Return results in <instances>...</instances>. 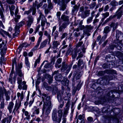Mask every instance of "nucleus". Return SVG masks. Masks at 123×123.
I'll list each match as a JSON object with an SVG mask.
<instances>
[{
    "label": "nucleus",
    "instance_id": "f704fd0d",
    "mask_svg": "<svg viewBox=\"0 0 123 123\" xmlns=\"http://www.w3.org/2000/svg\"><path fill=\"white\" fill-rule=\"evenodd\" d=\"M107 36V35L105 34L104 36L102 37L99 43V44L100 45L101 44L103 41L106 38Z\"/></svg>",
    "mask_w": 123,
    "mask_h": 123
},
{
    "label": "nucleus",
    "instance_id": "4d7b16f0",
    "mask_svg": "<svg viewBox=\"0 0 123 123\" xmlns=\"http://www.w3.org/2000/svg\"><path fill=\"white\" fill-rule=\"evenodd\" d=\"M87 120L89 122H91L93 121V118L91 117H89L87 118Z\"/></svg>",
    "mask_w": 123,
    "mask_h": 123
},
{
    "label": "nucleus",
    "instance_id": "09e8293b",
    "mask_svg": "<svg viewBox=\"0 0 123 123\" xmlns=\"http://www.w3.org/2000/svg\"><path fill=\"white\" fill-rule=\"evenodd\" d=\"M61 62H56L55 63V66L56 67H58V68H60L61 65L60 64Z\"/></svg>",
    "mask_w": 123,
    "mask_h": 123
},
{
    "label": "nucleus",
    "instance_id": "c85d7f7f",
    "mask_svg": "<svg viewBox=\"0 0 123 123\" xmlns=\"http://www.w3.org/2000/svg\"><path fill=\"white\" fill-rule=\"evenodd\" d=\"M44 35L47 36L49 39L48 43H49L51 40V36L50 34L48 33L47 31H44Z\"/></svg>",
    "mask_w": 123,
    "mask_h": 123
},
{
    "label": "nucleus",
    "instance_id": "c03bdc74",
    "mask_svg": "<svg viewBox=\"0 0 123 123\" xmlns=\"http://www.w3.org/2000/svg\"><path fill=\"white\" fill-rule=\"evenodd\" d=\"M2 123H10V122L9 121L8 119L6 118H5L3 119L2 121Z\"/></svg>",
    "mask_w": 123,
    "mask_h": 123
},
{
    "label": "nucleus",
    "instance_id": "6ab92c4d",
    "mask_svg": "<svg viewBox=\"0 0 123 123\" xmlns=\"http://www.w3.org/2000/svg\"><path fill=\"white\" fill-rule=\"evenodd\" d=\"M15 6L14 5H12L11 6H9V9H10V14L11 16H13V15L14 14V13L13 11L15 9Z\"/></svg>",
    "mask_w": 123,
    "mask_h": 123
},
{
    "label": "nucleus",
    "instance_id": "423d86ee",
    "mask_svg": "<svg viewBox=\"0 0 123 123\" xmlns=\"http://www.w3.org/2000/svg\"><path fill=\"white\" fill-rule=\"evenodd\" d=\"M39 35L40 36L39 37V39L37 41L36 45L33 48V49L34 50H36L37 49L38 47L39 46L40 44V43L41 41V40L42 39V37L43 35V32L41 31H40L39 32Z\"/></svg>",
    "mask_w": 123,
    "mask_h": 123
},
{
    "label": "nucleus",
    "instance_id": "ea45409f",
    "mask_svg": "<svg viewBox=\"0 0 123 123\" xmlns=\"http://www.w3.org/2000/svg\"><path fill=\"white\" fill-rule=\"evenodd\" d=\"M58 117L56 118V120L55 121H56L58 123H60L62 117V116H58Z\"/></svg>",
    "mask_w": 123,
    "mask_h": 123
},
{
    "label": "nucleus",
    "instance_id": "e2e57ef3",
    "mask_svg": "<svg viewBox=\"0 0 123 123\" xmlns=\"http://www.w3.org/2000/svg\"><path fill=\"white\" fill-rule=\"evenodd\" d=\"M7 61V59L4 58V56H1V58L0 62H5Z\"/></svg>",
    "mask_w": 123,
    "mask_h": 123
},
{
    "label": "nucleus",
    "instance_id": "0e129e2a",
    "mask_svg": "<svg viewBox=\"0 0 123 123\" xmlns=\"http://www.w3.org/2000/svg\"><path fill=\"white\" fill-rule=\"evenodd\" d=\"M58 2H60V4H63L64 3V0H58Z\"/></svg>",
    "mask_w": 123,
    "mask_h": 123
},
{
    "label": "nucleus",
    "instance_id": "473e14b6",
    "mask_svg": "<svg viewBox=\"0 0 123 123\" xmlns=\"http://www.w3.org/2000/svg\"><path fill=\"white\" fill-rule=\"evenodd\" d=\"M3 95L2 88L0 87V102L1 101V99L3 98Z\"/></svg>",
    "mask_w": 123,
    "mask_h": 123
},
{
    "label": "nucleus",
    "instance_id": "cd10ccee",
    "mask_svg": "<svg viewBox=\"0 0 123 123\" xmlns=\"http://www.w3.org/2000/svg\"><path fill=\"white\" fill-rule=\"evenodd\" d=\"M26 82L25 81H22L21 85H22L23 90H26L27 88V85H26Z\"/></svg>",
    "mask_w": 123,
    "mask_h": 123
},
{
    "label": "nucleus",
    "instance_id": "0eeeda50",
    "mask_svg": "<svg viewBox=\"0 0 123 123\" xmlns=\"http://www.w3.org/2000/svg\"><path fill=\"white\" fill-rule=\"evenodd\" d=\"M62 64V66L61 68L62 70L63 71L66 70L67 72H68L71 68L72 65H70L67 66V64H64V62H63Z\"/></svg>",
    "mask_w": 123,
    "mask_h": 123
},
{
    "label": "nucleus",
    "instance_id": "9b49d317",
    "mask_svg": "<svg viewBox=\"0 0 123 123\" xmlns=\"http://www.w3.org/2000/svg\"><path fill=\"white\" fill-rule=\"evenodd\" d=\"M79 50H77L75 48L71 51V55L73 58L75 59L77 55V53L80 52Z\"/></svg>",
    "mask_w": 123,
    "mask_h": 123
},
{
    "label": "nucleus",
    "instance_id": "603ef678",
    "mask_svg": "<svg viewBox=\"0 0 123 123\" xmlns=\"http://www.w3.org/2000/svg\"><path fill=\"white\" fill-rule=\"evenodd\" d=\"M69 109L68 108H67L64 109V112L63 115H67L68 113Z\"/></svg>",
    "mask_w": 123,
    "mask_h": 123
},
{
    "label": "nucleus",
    "instance_id": "393cba45",
    "mask_svg": "<svg viewBox=\"0 0 123 123\" xmlns=\"http://www.w3.org/2000/svg\"><path fill=\"white\" fill-rule=\"evenodd\" d=\"M81 76V75L80 74L75 72L73 74V79L75 78L76 80H78L80 78Z\"/></svg>",
    "mask_w": 123,
    "mask_h": 123
},
{
    "label": "nucleus",
    "instance_id": "6e6d98bb",
    "mask_svg": "<svg viewBox=\"0 0 123 123\" xmlns=\"http://www.w3.org/2000/svg\"><path fill=\"white\" fill-rule=\"evenodd\" d=\"M108 71L109 72V73H110L111 74H116V71L112 70H109Z\"/></svg>",
    "mask_w": 123,
    "mask_h": 123
},
{
    "label": "nucleus",
    "instance_id": "a19ab883",
    "mask_svg": "<svg viewBox=\"0 0 123 123\" xmlns=\"http://www.w3.org/2000/svg\"><path fill=\"white\" fill-rule=\"evenodd\" d=\"M35 6H37V9H38L40 6L42 5V3H40L38 4L36 1H35Z\"/></svg>",
    "mask_w": 123,
    "mask_h": 123
},
{
    "label": "nucleus",
    "instance_id": "2eb2a0df",
    "mask_svg": "<svg viewBox=\"0 0 123 123\" xmlns=\"http://www.w3.org/2000/svg\"><path fill=\"white\" fill-rule=\"evenodd\" d=\"M48 39H46L43 41L41 43L40 47V49H41L45 47L47 44Z\"/></svg>",
    "mask_w": 123,
    "mask_h": 123
},
{
    "label": "nucleus",
    "instance_id": "a878e982",
    "mask_svg": "<svg viewBox=\"0 0 123 123\" xmlns=\"http://www.w3.org/2000/svg\"><path fill=\"white\" fill-rule=\"evenodd\" d=\"M118 25V23H115L112 22L111 23L110 26L111 27H113V29L115 30L117 28Z\"/></svg>",
    "mask_w": 123,
    "mask_h": 123
},
{
    "label": "nucleus",
    "instance_id": "4c0bfd02",
    "mask_svg": "<svg viewBox=\"0 0 123 123\" xmlns=\"http://www.w3.org/2000/svg\"><path fill=\"white\" fill-rule=\"evenodd\" d=\"M59 91H60L58 90L56 86L54 87L52 90L53 93L54 94H55L57 92H58Z\"/></svg>",
    "mask_w": 123,
    "mask_h": 123
},
{
    "label": "nucleus",
    "instance_id": "774afa93",
    "mask_svg": "<svg viewBox=\"0 0 123 123\" xmlns=\"http://www.w3.org/2000/svg\"><path fill=\"white\" fill-rule=\"evenodd\" d=\"M18 7H17L16 8L15 12L14 13V14L15 15H17V13H18Z\"/></svg>",
    "mask_w": 123,
    "mask_h": 123
},
{
    "label": "nucleus",
    "instance_id": "79ce46f5",
    "mask_svg": "<svg viewBox=\"0 0 123 123\" xmlns=\"http://www.w3.org/2000/svg\"><path fill=\"white\" fill-rule=\"evenodd\" d=\"M86 28L87 29L91 30L93 29V27L91 25H87L86 26Z\"/></svg>",
    "mask_w": 123,
    "mask_h": 123
},
{
    "label": "nucleus",
    "instance_id": "2f4dec72",
    "mask_svg": "<svg viewBox=\"0 0 123 123\" xmlns=\"http://www.w3.org/2000/svg\"><path fill=\"white\" fill-rule=\"evenodd\" d=\"M111 30V28H110L109 26H106L104 29V32L105 33H108Z\"/></svg>",
    "mask_w": 123,
    "mask_h": 123
},
{
    "label": "nucleus",
    "instance_id": "8fccbe9b",
    "mask_svg": "<svg viewBox=\"0 0 123 123\" xmlns=\"http://www.w3.org/2000/svg\"><path fill=\"white\" fill-rule=\"evenodd\" d=\"M114 15H113V16H110L109 18L108 19H107L105 21V22H107L109 21H110V20L112 19H113V18H115V17H114Z\"/></svg>",
    "mask_w": 123,
    "mask_h": 123
},
{
    "label": "nucleus",
    "instance_id": "39448f33",
    "mask_svg": "<svg viewBox=\"0 0 123 123\" xmlns=\"http://www.w3.org/2000/svg\"><path fill=\"white\" fill-rule=\"evenodd\" d=\"M55 75V80L58 81L61 80L62 79V76L61 74L59 73L58 71H55L52 74V75Z\"/></svg>",
    "mask_w": 123,
    "mask_h": 123
},
{
    "label": "nucleus",
    "instance_id": "5fc2aeb1",
    "mask_svg": "<svg viewBox=\"0 0 123 123\" xmlns=\"http://www.w3.org/2000/svg\"><path fill=\"white\" fill-rule=\"evenodd\" d=\"M83 55L82 52H81L79 53L78 56L76 58L77 60L79 58L83 56Z\"/></svg>",
    "mask_w": 123,
    "mask_h": 123
},
{
    "label": "nucleus",
    "instance_id": "3c124183",
    "mask_svg": "<svg viewBox=\"0 0 123 123\" xmlns=\"http://www.w3.org/2000/svg\"><path fill=\"white\" fill-rule=\"evenodd\" d=\"M58 116H62V111L61 109H59L58 111Z\"/></svg>",
    "mask_w": 123,
    "mask_h": 123
},
{
    "label": "nucleus",
    "instance_id": "052dcab7",
    "mask_svg": "<svg viewBox=\"0 0 123 123\" xmlns=\"http://www.w3.org/2000/svg\"><path fill=\"white\" fill-rule=\"evenodd\" d=\"M61 14V12H58L56 14L57 18L59 19H60V16Z\"/></svg>",
    "mask_w": 123,
    "mask_h": 123
},
{
    "label": "nucleus",
    "instance_id": "4be33fe9",
    "mask_svg": "<svg viewBox=\"0 0 123 123\" xmlns=\"http://www.w3.org/2000/svg\"><path fill=\"white\" fill-rule=\"evenodd\" d=\"M61 18L63 21L67 22L66 23L67 24H68V22L69 21V17L68 16L64 15H62L61 16Z\"/></svg>",
    "mask_w": 123,
    "mask_h": 123
},
{
    "label": "nucleus",
    "instance_id": "c756f323",
    "mask_svg": "<svg viewBox=\"0 0 123 123\" xmlns=\"http://www.w3.org/2000/svg\"><path fill=\"white\" fill-rule=\"evenodd\" d=\"M17 96L18 98L20 97L21 100L22 101L24 98V93L23 92H22L21 93L19 92H18L17 93Z\"/></svg>",
    "mask_w": 123,
    "mask_h": 123
},
{
    "label": "nucleus",
    "instance_id": "de8ad7c7",
    "mask_svg": "<svg viewBox=\"0 0 123 123\" xmlns=\"http://www.w3.org/2000/svg\"><path fill=\"white\" fill-rule=\"evenodd\" d=\"M109 15V13L108 12H106L105 13H103V18L105 19Z\"/></svg>",
    "mask_w": 123,
    "mask_h": 123
},
{
    "label": "nucleus",
    "instance_id": "864d4df0",
    "mask_svg": "<svg viewBox=\"0 0 123 123\" xmlns=\"http://www.w3.org/2000/svg\"><path fill=\"white\" fill-rule=\"evenodd\" d=\"M28 21L33 22V18L32 16H29L28 17Z\"/></svg>",
    "mask_w": 123,
    "mask_h": 123
},
{
    "label": "nucleus",
    "instance_id": "7ed1b4c3",
    "mask_svg": "<svg viewBox=\"0 0 123 123\" xmlns=\"http://www.w3.org/2000/svg\"><path fill=\"white\" fill-rule=\"evenodd\" d=\"M41 18V25L42 26L44 27L45 25V23H46V19L42 13L40 12L39 17L37 19V22L38 23L39 22Z\"/></svg>",
    "mask_w": 123,
    "mask_h": 123
},
{
    "label": "nucleus",
    "instance_id": "1a4fd4ad",
    "mask_svg": "<svg viewBox=\"0 0 123 123\" xmlns=\"http://www.w3.org/2000/svg\"><path fill=\"white\" fill-rule=\"evenodd\" d=\"M3 93H4L5 95L6 96V101L9 100L10 99V93L8 91H7L5 88H2Z\"/></svg>",
    "mask_w": 123,
    "mask_h": 123
},
{
    "label": "nucleus",
    "instance_id": "9d476101",
    "mask_svg": "<svg viewBox=\"0 0 123 123\" xmlns=\"http://www.w3.org/2000/svg\"><path fill=\"white\" fill-rule=\"evenodd\" d=\"M61 23H59V27L58 31L59 32L63 31L64 29H65L67 27V24L65 22L63 23L61 25Z\"/></svg>",
    "mask_w": 123,
    "mask_h": 123
},
{
    "label": "nucleus",
    "instance_id": "a18cd8bd",
    "mask_svg": "<svg viewBox=\"0 0 123 123\" xmlns=\"http://www.w3.org/2000/svg\"><path fill=\"white\" fill-rule=\"evenodd\" d=\"M48 8L50 10L52 9L53 7V6L51 2L48 3Z\"/></svg>",
    "mask_w": 123,
    "mask_h": 123
},
{
    "label": "nucleus",
    "instance_id": "4468645a",
    "mask_svg": "<svg viewBox=\"0 0 123 123\" xmlns=\"http://www.w3.org/2000/svg\"><path fill=\"white\" fill-rule=\"evenodd\" d=\"M21 101H19V100L18 101L17 100L14 108V110H16V111H17L19 108L21 106Z\"/></svg>",
    "mask_w": 123,
    "mask_h": 123
},
{
    "label": "nucleus",
    "instance_id": "bb28decb",
    "mask_svg": "<svg viewBox=\"0 0 123 123\" xmlns=\"http://www.w3.org/2000/svg\"><path fill=\"white\" fill-rule=\"evenodd\" d=\"M57 97L58 101L59 102H61L62 100L60 93V91L58 92L57 94Z\"/></svg>",
    "mask_w": 123,
    "mask_h": 123
},
{
    "label": "nucleus",
    "instance_id": "6e6552de",
    "mask_svg": "<svg viewBox=\"0 0 123 123\" xmlns=\"http://www.w3.org/2000/svg\"><path fill=\"white\" fill-rule=\"evenodd\" d=\"M114 77V76L112 74L110 75V76H105V78L104 80L105 83L106 84H108L109 81L112 80Z\"/></svg>",
    "mask_w": 123,
    "mask_h": 123
},
{
    "label": "nucleus",
    "instance_id": "680f3d73",
    "mask_svg": "<svg viewBox=\"0 0 123 123\" xmlns=\"http://www.w3.org/2000/svg\"><path fill=\"white\" fill-rule=\"evenodd\" d=\"M27 25L29 27H30L31 26L32 23H33L31 22L28 21L27 22Z\"/></svg>",
    "mask_w": 123,
    "mask_h": 123
},
{
    "label": "nucleus",
    "instance_id": "f8f14e48",
    "mask_svg": "<svg viewBox=\"0 0 123 123\" xmlns=\"http://www.w3.org/2000/svg\"><path fill=\"white\" fill-rule=\"evenodd\" d=\"M57 110L56 109H54L52 114V119L53 121H55L57 118Z\"/></svg>",
    "mask_w": 123,
    "mask_h": 123
},
{
    "label": "nucleus",
    "instance_id": "f3484780",
    "mask_svg": "<svg viewBox=\"0 0 123 123\" xmlns=\"http://www.w3.org/2000/svg\"><path fill=\"white\" fill-rule=\"evenodd\" d=\"M7 50V47L6 46L4 45L3 48L1 49L0 54L1 56H4L6 53V51Z\"/></svg>",
    "mask_w": 123,
    "mask_h": 123
},
{
    "label": "nucleus",
    "instance_id": "aec40b11",
    "mask_svg": "<svg viewBox=\"0 0 123 123\" xmlns=\"http://www.w3.org/2000/svg\"><path fill=\"white\" fill-rule=\"evenodd\" d=\"M14 31L15 33L13 34V35L14 37H16L19 32V27L17 25H16L15 27Z\"/></svg>",
    "mask_w": 123,
    "mask_h": 123
},
{
    "label": "nucleus",
    "instance_id": "e433bc0d",
    "mask_svg": "<svg viewBox=\"0 0 123 123\" xmlns=\"http://www.w3.org/2000/svg\"><path fill=\"white\" fill-rule=\"evenodd\" d=\"M3 33L6 35H8L9 34L8 32L4 30H3L2 29H0V34L2 35H3Z\"/></svg>",
    "mask_w": 123,
    "mask_h": 123
},
{
    "label": "nucleus",
    "instance_id": "72a5a7b5",
    "mask_svg": "<svg viewBox=\"0 0 123 123\" xmlns=\"http://www.w3.org/2000/svg\"><path fill=\"white\" fill-rule=\"evenodd\" d=\"M4 99L3 98V100L1 101L0 104V109H3L5 106V103H4Z\"/></svg>",
    "mask_w": 123,
    "mask_h": 123
},
{
    "label": "nucleus",
    "instance_id": "bf43d9fd",
    "mask_svg": "<svg viewBox=\"0 0 123 123\" xmlns=\"http://www.w3.org/2000/svg\"><path fill=\"white\" fill-rule=\"evenodd\" d=\"M24 24V22L23 21H21L18 23V26L19 27V28L20 27L22 26V25H23Z\"/></svg>",
    "mask_w": 123,
    "mask_h": 123
},
{
    "label": "nucleus",
    "instance_id": "c9c22d12",
    "mask_svg": "<svg viewBox=\"0 0 123 123\" xmlns=\"http://www.w3.org/2000/svg\"><path fill=\"white\" fill-rule=\"evenodd\" d=\"M83 42H79L77 44L75 49H77V50H79V51H80V49H78V48L80 47L82 44Z\"/></svg>",
    "mask_w": 123,
    "mask_h": 123
},
{
    "label": "nucleus",
    "instance_id": "69168bd1",
    "mask_svg": "<svg viewBox=\"0 0 123 123\" xmlns=\"http://www.w3.org/2000/svg\"><path fill=\"white\" fill-rule=\"evenodd\" d=\"M67 35V34L66 33H63L61 37V39H62L64 38Z\"/></svg>",
    "mask_w": 123,
    "mask_h": 123
},
{
    "label": "nucleus",
    "instance_id": "58836bf2",
    "mask_svg": "<svg viewBox=\"0 0 123 123\" xmlns=\"http://www.w3.org/2000/svg\"><path fill=\"white\" fill-rule=\"evenodd\" d=\"M108 109L107 107H103L102 110V112L104 113H107L108 112Z\"/></svg>",
    "mask_w": 123,
    "mask_h": 123
},
{
    "label": "nucleus",
    "instance_id": "ddd939ff",
    "mask_svg": "<svg viewBox=\"0 0 123 123\" xmlns=\"http://www.w3.org/2000/svg\"><path fill=\"white\" fill-rule=\"evenodd\" d=\"M4 12V10L3 8V7L0 8V15L3 22H5V19L3 14V13Z\"/></svg>",
    "mask_w": 123,
    "mask_h": 123
},
{
    "label": "nucleus",
    "instance_id": "338daca9",
    "mask_svg": "<svg viewBox=\"0 0 123 123\" xmlns=\"http://www.w3.org/2000/svg\"><path fill=\"white\" fill-rule=\"evenodd\" d=\"M1 27L3 29H4L5 27L2 21L0 20V27Z\"/></svg>",
    "mask_w": 123,
    "mask_h": 123
},
{
    "label": "nucleus",
    "instance_id": "f257e3e1",
    "mask_svg": "<svg viewBox=\"0 0 123 123\" xmlns=\"http://www.w3.org/2000/svg\"><path fill=\"white\" fill-rule=\"evenodd\" d=\"M42 98L43 102L42 110L43 111H45L46 116L43 115L41 117H42V120L43 121H46L49 119L50 117L48 115L49 114L52 109V105L51 101L50 100V97L47 95L45 93H43Z\"/></svg>",
    "mask_w": 123,
    "mask_h": 123
},
{
    "label": "nucleus",
    "instance_id": "37998d69",
    "mask_svg": "<svg viewBox=\"0 0 123 123\" xmlns=\"http://www.w3.org/2000/svg\"><path fill=\"white\" fill-rule=\"evenodd\" d=\"M6 2L9 4H12L14 3L15 1L14 0H6Z\"/></svg>",
    "mask_w": 123,
    "mask_h": 123
},
{
    "label": "nucleus",
    "instance_id": "b1692460",
    "mask_svg": "<svg viewBox=\"0 0 123 123\" xmlns=\"http://www.w3.org/2000/svg\"><path fill=\"white\" fill-rule=\"evenodd\" d=\"M106 101L105 97L104 96L102 97L98 101V104H103Z\"/></svg>",
    "mask_w": 123,
    "mask_h": 123
},
{
    "label": "nucleus",
    "instance_id": "f03ea898",
    "mask_svg": "<svg viewBox=\"0 0 123 123\" xmlns=\"http://www.w3.org/2000/svg\"><path fill=\"white\" fill-rule=\"evenodd\" d=\"M15 65L16 68V73L18 76L17 78V83L18 85V88L20 90L22 89V86L21 85L22 81V77H24V74L22 73L21 70L20 68L22 67V63L18 62H13L12 63V68H14V66Z\"/></svg>",
    "mask_w": 123,
    "mask_h": 123
},
{
    "label": "nucleus",
    "instance_id": "5701e85b",
    "mask_svg": "<svg viewBox=\"0 0 123 123\" xmlns=\"http://www.w3.org/2000/svg\"><path fill=\"white\" fill-rule=\"evenodd\" d=\"M46 77L48 80V82L49 84H51L52 82L53 77L49 74H47L46 75Z\"/></svg>",
    "mask_w": 123,
    "mask_h": 123
},
{
    "label": "nucleus",
    "instance_id": "13d9d810",
    "mask_svg": "<svg viewBox=\"0 0 123 123\" xmlns=\"http://www.w3.org/2000/svg\"><path fill=\"white\" fill-rule=\"evenodd\" d=\"M40 27V25H38L36 27L35 29V31L34 32V33H35V34H36L37 32L38 31Z\"/></svg>",
    "mask_w": 123,
    "mask_h": 123
},
{
    "label": "nucleus",
    "instance_id": "412c9836",
    "mask_svg": "<svg viewBox=\"0 0 123 123\" xmlns=\"http://www.w3.org/2000/svg\"><path fill=\"white\" fill-rule=\"evenodd\" d=\"M14 104L12 102L9 103L8 106L7 108L9 110L10 113H11L12 111V110L13 108Z\"/></svg>",
    "mask_w": 123,
    "mask_h": 123
},
{
    "label": "nucleus",
    "instance_id": "dca6fc26",
    "mask_svg": "<svg viewBox=\"0 0 123 123\" xmlns=\"http://www.w3.org/2000/svg\"><path fill=\"white\" fill-rule=\"evenodd\" d=\"M32 110L33 114H34L38 115L39 113V108H37L36 106H34Z\"/></svg>",
    "mask_w": 123,
    "mask_h": 123
},
{
    "label": "nucleus",
    "instance_id": "20e7f679",
    "mask_svg": "<svg viewBox=\"0 0 123 123\" xmlns=\"http://www.w3.org/2000/svg\"><path fill=\"white\" fill-rule=\"evenodd\" d=\"M123 5L117 11L114 17L117 16V18H120L123 15Z\"/></svg>",
    "mask_w": 123,
    "mask_h": 123
},
{
    "label": "nucleus",
    "instance_id": "49530a36",
    "mask_svg": "<svg viewBox=\"0 0 123 123\" xmlns=\"http://www.w3.org/2000/svg\"><path fill=\"white\" fill-rule=\"evenodd\" d=\"M92 19L93 17H89L87 20V24H88L91 22Z\"/></svg>",
    "mask_w": 123,
    "mask_h": 123
},
{
    "label": "nucleus",
    "instance_id": "a211bd4d",
    "mask_svg": "<svg viewBox=\"0 0 123 123\" xmlns=\"http://www.w3.org/2000/svg\"><path fill=\"white\" fill-rule=\"evenodd\" d=\"M60 43L58 41H54L52 44V48L54 49H56L57 46L60 45Z\"/></svg>",
    "mask_w": 123,
    "mask_h": 123
},
{
    "label": "nucleus",
    "instance_id": "7c9ffc66",
    "mask_svg": "<svg viewBox=\"0 0 123 123\" xmlns=\"http://www.w3.org/2000/svg\"><path fill=\"white\" fill-rule=\"evenodd\" d=\"M20 17L21 16L20 15H15V17H14L13 18L15 22L17 23L18 22V20L20 18Z\"/></svg>",
    "mask_w": 123,
    "mask_h": 123
}]
</instances>
